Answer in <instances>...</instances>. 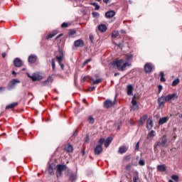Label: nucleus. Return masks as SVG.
<instances>
[{
	"instance_id": "f257e3e1",
	"label": "nucleus",
	"mask_w": 182,
	"mask_h": 182,
	"mask_svg": "<svg viewBox=\"0 0 182 182\" xmlns=\"http://www.w3.org/2000/svg\"><path fill=\"white\" fill-rule=\"evenodd\" d=\"M114 66H117V70L119 72H124V70H127V68H130L132 64L129 62H125L123 59L117 60L112 63Z\"/></svg>"
},
{
	"instance_id": "f03ea898",
	"label": "nucleus",
	"mask_w": 182,
	"mask_h": 182,
	"mask_svg": "<svg viewBox=\"0 0 182 182\" xmlns=\"http://www.w3.org/2000/svg\"><path fill=\"white\" fill-rule=\"evenodd\" d=\"M64 174L66 177H68V182H73L76 180V173L70 169H67Z\"/></svg>"
},
{
	"instance_id": "7ed1b4c3",
	"label": "nucleus",
	"mask_w": 182,
	"mask_h": 182,
	"mask_svg": "<svg viewBox=\"0 0 182 182\" xmlns=\"http://www.w3.org/2000/svg\"><path fill=\"white\" fill-rule=\"evenodd\" d=\"M158 103H159V109H163L164 107V105L166 103H168V99L167 98V95L164 96L162 95L161 97L158 98Z\"/></svg>"
},
{
	"instance_id": "20e7f679",
	"label": "nucleus",
	"mask_w": 182,
	"mask_h": 182,
	"mask_svg": "<svg viewBox=\"0 0 182 182\" xmlns=\"http://www.w3.org/2000/svg\"><path fill=\"white\" fill-rule=\"evenodd\" d=\"M114 105H116V97L114 98V101L107 100L104 102V107H105V109H109V107L114 106Z\"/></svg>"
},
{
	"instance_id": "39448f33",
	"label": "nucleus",
	"mask_w": 182,
	"mask_h": 182,
	"mask_svg": "<svg viewBox=\"0 0 182 182\" xmlns=\"http://www.w3.org/2000/svg\"><path fill=\"white\" fill-rule=\"evenodd\" d=\"M16 83H21V81H19L18 79L11 80L7 85L8 90H12V89L15 87V85H16Z\"/></svg>"
},
{
	"instance_id": "423d86ee",
	"label": "nucleus",
	"mask_w": 182,
	"mask_h": 182,
	"mask_svg": "<svg viewBox=\"0 0 182 182\" xmlns=\"http://www.w3.org/2000/svg\"><path fill=\"white\" fill-rule=\"evenodd\" d=\"M166 143H167V139H166L165 136H163L159 139V141L157 142L156 145L154 146V149L156 147H164L166 146Z\"/></svg>"
},
{
	"instance_id": "0eeeda50",
	"label": "nucleus",
	"mask_w": 182,
	"mask_h": 182,
	"mask_svg": "<svg viewBox=\"0 0 182 182\" xmlns=\"http://www.w3.org/2000/svg\"><path fill=\"white\" fill-rule=\"evenodd\" d=\"M26 75L33 80V82H36V80H41L42 79V76L37 73H33L32 75H31L27 73Z\"/></svg>"
},
{
	"instance_id": "6e6552de",
	"label": "nucleus",
	"mask_w": 182,
	"mask_h": 182,
	"mask_svg": "<svg viewBox=\"0 0 182 182\" xmlns=\"http://www.w3.org/2000/svg\"><path fill=\"white\" fill-rule=\"evenodd\" d=\"M56 169V165L54 163H52L48 166V174L50 176H55V170Z\"/></svg>"
},
{
	"instance_id": "1a4fd4ad",
	"label": "nucleus",
	"mask_w": 182,
	"mask_h": 182,
	"mask_svg": "<svg viewBox=\"0 0 182 182\" xmlns=\"http://www.w3.org/2000/svg\"><path fill=\"white\" fill-rule=\"evenodd\" d=\"M168 98V102H171V100H177L178 99V95L177 93L168 94L166 95Z\"/></svg>"
},
{
	"instance_id": "9d476101",
	"label": "nucleus",
	"mask_w": 182,
	"mask_h": 182,
	"mask_svg": "<svg viewBox=\"0 0 182 182\" xmlns=\"http://www.w3.org/2000/svg\"><path fill=\"white\" fill-rule=\"evenodd\" d=\"M102 151H103V147L102 145H97L94 149L95 156H99V154H102Z\"/></svg>"
},
{
	"instance_id": "9b49d317",
	"label": "nucleus",
	"mask_w": 182,
	"mask_h": 182,
	"mask_svg": "<svg viewBox=\"0 0 182 182\" xmlns=\"http://www.w3.org/2000/svg\"><path fill=\"white\" fill-rule=\"evenodd\" d=\"M144 70L146 73H151V70H153V64L148 63L144 65Z\"/></svg>"
},
{
	"instance_id": "f8f14e48",
	"label": "nucleus",
	"mask_w": 182,
	"mask_h": 182,
	"mask_svg": "<svg viewBox=\"0 0 182 182\" xmlns=\"http://www.w3.org/2000/svg\"><path fill=\"white\" fill-rule=\"evenodd\" d=\"M132 110H139V105H137V101H136V96H134L132 100Z\"/></svg>"
},
{
	"instance_id": "ddd939ff",
	"label": "nucleus",
	"mask_w": 182,
	"mask_h": 182,
	"mask_svg": "<svg viewBox=\"0 0 182 182\" xmlns=\"http://www.w3.org/2000/svg\"><path fill=\"white\" fill-rule=\"evenodd\" d=\"M56 59H57L62 70H65V65H63V63H62V60H63V59H65V56L63 55H62L61 56H57Z\"/></svg>"
},
{
	"instance_id": "4468645a",
	"label": "nucleus",
	"mask_w": 182,
	"mask_h": 182,
	"mask_svg": "<svg viewBox=\"0 0 182 182\" xmlns=\"http://www.w3.org/2000/svg\"><path fill=\"white\" fill-rule=\"evenodd\" d=\"M74 46L75 48H83L85 46V42H83V40L78 39L74 42Z\"/></svg>"
},
{
	"instance_id": "2eb2a0df",
	"label": "nucleus",
	"mask_w": 182,
	"mask_h": 182,
	"mask_svg": "<svg viewBox=\"0 0 182 182\" xmlns=\"http://www.w3.org/2000/svg\"><path fill=\"white\" fill-rule=\"evenodd\" d=\"M146 128L149 129V130H151V129H153V118L151 117L147 119Z\"/></svg>"
},
{
	"instance_id": "dca6fc26",
	"label": "nucleus",
	"mask_w": 182,
	"mask_h": 182,
	"mask_svg": "<svg viewBox=\"0 0 182 182\" xmlns=\"http://www.w3.org/2000/svg\"><path fill=\"white\" fill-rule=\"evenodd\" d=\"M157 171H159L160 173H164L166 171L167 166H166V164H161L158 165L157 167Z\"/></svg>"
},
{
	"instance_id": "f3484780",
	"label": "nucleus",
	"mask_w": 182,
	"mask_h": 182,
	"mask_svg": "<svg viewBox=\"0 0 182 182\" xmlns=\"http://www.w3.org/2000/svg\"><path fill=\"white\" fill-rule=\"evenodd\" d=\"M114 15H116V12H114V11H113V10L107 11L105 13V17H107V19H109L110 18H113V16H114Z\"/></svg>"
},
{
	"instance_id": "a211bd4d",
	"label": "nucleus",
	"mask_w": 182,
	"mask_h": 182,
	"mask_svg": "<svg viewBox=\"0 0 182 182\" xmlns=\"http://www.w3.org/2000/svg\"><path fill=\"white\" fill-rule=\"evenodd\" d=\"M14 63L16 68H21L22 66V60L18 58L14 59Z\"/></svg>"
},
{
	"instance_id": "6ab92c4d",
	"label": "nucleus",
	"mask_w": 182,
	"mask_h": 182,
	"mask_svg": "<svg viewBox=\"0 0 182 182\" xmlns=\"http://www.w3.org/2000/svg\"><path fill=\"white\" fill-rule=\"evenodd\" d=\"M146 120H147V114H144L140 118L139 122V126H143L144 123H146Z\"/></svg>"
},
{
	"instance_id": "aec40b11",
	"label": "nucleus",
	"mask_w": 182,
	"mask_h": 182,
	"mask_svg": "<svg viewBox=\"0 0 182 182\" xmlns=\"http://www.w3.org/2000/svg\"><path fill=\"white\" fill-rule=\"evenodd\" d=\"M56 168H57V170H58L59 171H61V172L65 171H65H66V170H68V166H66V165L58 164V165H57Z\"/></svg>"
},
{
	"instance_id": "412c9836",
	"label": "nucleus",
	"mask_w": 182,
	"mask_h": 182,
	"mask_svg": "<svg viewBox=\"0 0 182 182\" xmlns=\"http://www.w3.org/2000/svg\"><path fill=\"white\" fill-rule=\"evenodd\" d=\"M98 31H100V32H106V31H107V26L105 24H100L98 26Z\"/></svg>"
},
{
	"instance_id": "4be33fe9",
	"label": "nucleus",
	"mask_w": 182,
	"mask_h": 182,
	"mask_svg": "<svg viewBox=\"0 0 182 182\" xmlns=\"http://www.w3.org/2000/svg\"><path fill=\"white\" fill-rule=\"evenodd\" d=\"M133 85H129L127 87V95L128 96H133Z\"/></svg>"
},
{
	"instance_id": "5701e85b",
	"label": "nucleus",
	"mask_w": 182,
	"mask_h": 182,
	"mask_svg": "<svg viewBox=\"0 0 182 182\" xmlns=\"http://www.w3.org/2000/svg\"><path fill=\"white\" fill-rule=\"evenodd\" d=\"M77 36V33L75 30H70L68 34V38H75Z\"/></svg>"
},
{
	"instance_id": "b1692460",
	"label": "nucleus",
	"mask_w": 182,
	"mask_h": 182,
	"mask_svg": "<svg viewBox=\"0 0 182 182\" xmlns=\"http://www.w3.org/2000/svg\"><path fill=\"white\" fill-rule=\"evenodd\" d=\"M36 55H31L28 57V60L29 63H35L36 62Z\"/></svg>"
},
{
	"instance_id": "393cba45",
	"label": "nucleus",
	"mask_w": 182,
	"mask_h": 182,
	"mask_svg": "<svg viewBox=\"0 0 182 182\" xmlns=\"http://www.w3.org/2000/svg\"><path fill=\"white\" fill-rule=\"evenodd\" d=\"M168 122V117H164L159 120V124H164Z\"/></svg>"
},
{
	"instance_id": "a878e982",
	"label": "nucleus",
	"mask_w": 182,
	"mask_h": 182,
	"mask_svg": "<svg viewBox=\"0 0 182 182\" xmlns=\"http://www.w3.org/2000/svg\"><path fill=\"white\" fill-rule=\"evenodd\" d=\"M53 82L52 76H49L46 81L43 82V86H47V85H50Z\"/></svg>"
},
{
	"instance_id": "bb28decb",
	"label": "nucleus",
	"mask_w": 182,
	"mask_h": 182,
	"mask_svg": "<svg viewBox=\"0 0 182 182\" xmlns=\"http://www.w3.org/2000/svg\"><path fill=\"white\" fill-rule=\"evenodd\" d=\"M113 140V138L108 137L106 141H105V147L107 148L109 146H110V144L112 143V141Z\"/></svg>"
},
{
	"instance_id": "cd10ccee",
	"label": "nucleus",
	"mask_w": 182,
	"mask_h": 182,
	"mask_svg": "<svg viewBox=\"0 0 182 182\" xmlns=\"http://www.w3.org/2000/svg\"><path fill=\"white\" fill-rule=\"evenodd\" d=\"M65 151H68V153H72L73 151V146L70 144H68L65 147Z\"/></svg>"
},
{
	"instance_id": "c85d7f7f",
	"label": "nucleus",
	"mask_w": 182,
	"mask_h": 182,
	"mask_svg": "<svg viewBox=\"0 0 182 182\" xmlns=\"http://www.w3.org/2000/svg\"><path fill=\"white\" fill-rule=\"evenodd\" d=\"M127 150H128L127 146H121V147H119L118 152L120 154H123L124 153H126V151H127Z\"/></svg>"
},
{
	"instance_id": "c756f323",
	"label": "nucleus",
	"mask_w": 182,
	"mask_h": 182,
	"mask_svg": "<svg viewBox=\"0 0 182 182\" xmlns=\"http://www.w3.org/2000/svg\"><path fill=\"white\" fill-rule=\"evenodd\" d=\"M18 105V102H14L12 104H10L6 107V109L8 110V109H14V107H16Z\"/></svg>"
},
{
	"instance_id": "7c9ffc66",
	"label": "nucleus",
	"mask_w": 182,
	"mask_h": 182,
	"mask_svg": "<svg viewBox=\"0 0 182 182\" xmlns=\"http://www.w3.org/2000/svg\"><path fill=\"white\" fill-rule=\"evenodd\" d=\"M58 35V31H54L53 33L49 34L47 37L46 39H52L54 36H56Z\"/></svg>"
},
{
	"instance_id": "2f4dec72",
	"label": "nucleus",
	"mask_w": 182,
	"mask_h": 182,
	"mask_svg": "<svg viewBox=\"0 0 182 182\" xmlns=\"http://www.w3.org/2000/svg\"><path fill=\"white\" fill-rule=\"evenodd\" d=\"M156 136V132L154 130H151L150 133L148 134V139H153V137Z\"/></svg>"
},
{
	"instance_id": "473e14b6",
	"label": "nucleus",
	"mask_w": 182,
	"mask_h": 182,
	"mask_svg": "<svg viewBox=\"0 0 182 182\" xmlns=\"http://www.w3.org/2000/svg\"><path fill=\"white\" fill-rule=\"evenodd\" d=\"M178 83H180V79L176 78V80H174L172 82V86H177V85H178Z\"/></svg>"
},
{
	"instance_id": "72a5a7b5",
	"label": "nucleus",
	"mask_w": 182,
	"mask_h": 182,
	"mask_svg": "<svg viewBox=\"0 0 182 182\" xmlns=\"http://www.w3.org/2000/svg\"><path fill=\"white\" fill-rule=\"evenodd\" d=\"M51 66L53 72H55L56 70H55V59L53 58L51 60Z\"/></svg>"
},
{
	"instance_id": "f704fd0d",
	"label": "nucleus",
	"mask_w": 182,
	"mask_h": 182,
	"mask_svg": "<svg viewBox=\"0 0 182 182\" xmlns=\"http://www.w3.org/2000/svg\"><path fill=\"white\" fill-rule=\"evenodd\" d=\"M118 36H119V31H112V38H117Z\"/></svg>"
},
{
	"instance_id": "c9c22d12",
	"label": "nucleus",
	"mask_w": 182,
	"mask_h": 182,
	"mask_svg": "<svg viewBox=\"0 0 182 182\" xmlns=\"http://www.w3.org/2000/svg\"><path fill=\"white\" fill-rule=\"evenodd\" d=\"M55 174H56L57 178H59L62 177V171H58V169L55 172Z\"/></svg>"
},
{
	"instance_id": "e433bc0d",
	"label": "nucleus",
	"mask_w": 182,
	"mask_h": 182,
	"mask_svg": "<svg viewBox=\"0 0 182 182\" xmlns=\"http://www.w3.org/2000/svg\"><path fill=\"white\" fill-rule=\"evenodd\" d=\"M132 59H133V55L132 54H128L127 55V58L126 60H127V62H129V60H132Z\"/></svg>"
},
{
	"instance_id": "4c0bfd02",
	"label": "nucleus",
	"mask_w": 182,
	"mask_h": 182,
	"mask_svg": "<svg viewBox=\"0 0 182 182\" xmlns=\"http://www.w3.org/2000/svg\"><path fill=\"white\" fill-rule=\"evenodd\" d=\"M87 120L91 124H93V123H95V119L92 117H89Z\"/></svg>"
},
{
	"instance_id": "58836bf2",
	"label": "nucleus",
	"mask_w": 182,
	"mask_h": 182,
	"mask_svg": "<svg viewBox=\"0 0 182 182\" xmlns=\"http://www.w3.org/2000/svg\"><path fill=\"white\" fill-rule=\"evenodd\" d=\"M100 82H102V79H97L92 82V85H97L98 83H100Z\"/></svg>"
},
{
	"instance_id": "ea45409f",
	"label": "nucleus",
	"mask_w": 182,
	"mask_h": 182,
	"mask_svg": "<svg viewBox=\"0 0 182 182\" xmlns=\"http://www.w3.org/2000/svg\"><path fill=\"white\" fill-rule=\"evenodd\" d=\"M172 180H174V181H178V176L177 175L172 176Z\"/></svg>"
},
{
	"instance_id": "a19ab883",
	"label": "nucleus",
	"mask_w": 182,
	"mask_h": 182,
	"mask_svg": "<svg viewBox=\"0 0 182 182\" xmlns=\"http://www.w3.org/2000/svg\"><path fill=\"white\" fill-rule=\"evenodd\" d=\"M103 143H105V139L103 138H101L100 140H99V145L98 146H102V144H103Z\"/></svg>"
},
{
	"instance_id": "79ce46f5",
	"label": "nucleus",
	"mask_w": 182,
	"mask_h": 182,
	"mask_svg": "<svg viewBox=\"0 0 182 182\" xmlns=\"http://www.w3.org/2000/svg\"><path fill=\"white\" fill-rule=\"evenodd\" d=\"M140 146V142H137L135 146V151H139V147Z\"/></svg>"
},
{
	"instance_id": "37998d69",
	"label": "nucleus",
	"mask_w": 182,
	"mask_h": 182,
	"mask_svg": "<svg viewBox=\"0 0 182 182\" xmlns=\"http://www.w3.org/2000/svg\"><path fill=\"white\" fill-rule=\"evenodd\" d=\"M139 166H144L146 164V162L144 160H140L139 162Z\"/></svg>"
},
{
	"instance_id": "c03bdc74",
	"label": "nucleus",
	"mask_w": 182,
	"mask_h": 182,
	"mask_svg": "<svg viewBox=\"0 0 182 182\" xmlns=\"http://www.w3.org/2000/svg\"><path fill=\"white\" fill-rule=\"evenodd\" d=\"M92 16H93L94 18H97V17H99V13H97V12H92Z\"/></svg>"
},
{
	"instance_id": "a18cd8bd",
	"label": "nucleus",
	"mask_w": 182,
	"mask_h": 182,
	"mask_svg": "<svg viewBox=\"0 0 182 182\" xmlns=\"http://www.w3.org/2000/svg\"><path fill=\"white\" fill-rule=\"evenodd\" d=\"M158 89H159V93H161V90H163V85H159L158 86Z\"/></svg>"
},
{
	"instance_id": "49530a36",
	"label": "nucleus",
	"mask_w": 182,
	"mask_h": 182,
	"mask_svg": "<svg viewBox=\"0 0 182 182\" xmlns=\"http://www.w3.org/2000/svg\"><path fill=\"white\" fill-rule=\"evenodd\" d=\"M139 181V176H135L133 177V182H137Z\"/></svg>"
},
{
	"instance_id": "de8ad7c7",
	"label": "nucleus",
	"mask_w": 182,
	"mask_h": 182,
	"mask_svg": "<svg viewBox=\"0 0 182 182\" xmlns=\"http://www.w3.org/2000/svg\"><path fill=\"white\" fill-rule=\"evenodd\" d=\"M69 26V24H68L67 23H63L61 25L62 28H68Z\"/></svg>"
},
{
	"instance_id": "09e8293b",
	"label": "nucleus",
	"mask_w": 182,
	"mask_h": 182,
	"mask_svg": "<svg viewBox=\"0 0 182 182\" xmlns=\"http://www.w3.org/2000/svg\"><path fill=\"white\" fill-rule=\"evenodd\" d=\"M95 11H99V9H100V6H99L98 4L95 5Z\"/></svg>"
},
{
	"instance_id": "8fccbe9b",
	"label": "nucleus",
	"mask_w": 182,
	"mask_h": 182,
	"mask_svg": "<svg viewBox=\"0 0 182 182\" xmlns=\"http://www.w3.org/2000/svg\"><path fill=\"white\" fill-rule=\"evenodd\" d=\"M5 87H0V93L4 92L5 90Z\"/></svg>"
},
{
	"instance_id": "3c124183",
	"label": "nucleus",
	"mask_w": 182,
	"mask_h": 182,
	"mask_svg": "<svg viewBox=\"0 0 182 182\" xmlns=\"http://www.w3.org/2000/svg\"><path fill=\"white\" fill-rule=\"evenodd\" d=\"M90 60H92V59H88L86 61L84 62V65H87L88 62H90Z\"/></svg>"
},
{
	"instance_id": "603ef678",
	"label": "nucleus",
	"mask_w": 182,
	"mask_h": 182,
	"mask_svg": "<svg viewBox=\"0 0 182 182\" xmlns=\"http://www.w3.org/2000/svg\"><path fill=\"white\" fill-rule=\"evenodd\" d=\"M94 89H95V87H90L89 88V92L93 91Z\"/></svg>"
},
{
	"instance_id": "864d4df0",
	"label": "nucleus",
	"mask_w": 182,
	"mask_h": 182,
	"mask_svg": "<svg viewBox=\"0 0 182 182\" xmlns=\"http://www.w3.org/2000/svg\"><path fill=\"white\" fill-rule=\"evenodd\" d=\"M161 77H164V73L162 71L160 73Z\"/></svg>"
},
{
	"instance_id": "5fc2aeb1",
	"label": "nucleus",
	"mask_w": 182,
	"mask_h": 182,
	"mask_svg": "<svg viewBox=\"0 0 182 182\" xmlns=\"http://www.w3.org/2000/svg\"><path fill=\"white\" fill-rule=\"evenodd\" d=\"M166 81V78H164V77H161V82H165Z\"/></svg>"
},
{
	"instance_id": "6e6d98bb",
	"label": "nucleus",
	"mask_w": 182,
	"mask_h": 182,
	"mask_svg": "<svg viewBox=\"0 0 182 182\" xmlns=\"http://www.w3.org/2000/svg\"><path fill=\"white\" fill-rule=\"evenodd\" d=\"M6 53H2V58H6Z\"/></svg>"
},
{
	"instance_id": "4d7b16f0",
	"label": "nucleus",
	"mask_w": 182,
	"mask_h": 182,
	"mask_svg": "<svg viewBox=\"0 0 182 182\" xmlns=\"http://www.w3.org/2000/svg\"><path fill=\"white\" fill-rule=\"evenodd\" d=\"M63 34H60V35H58L56 38H55V39H59V38H60V36H62Z\"/></svg>"
},
{
	"instance_id": "13d9d810",
	"label": "nucleus",
	"mask_w": 182,
	"mask_h": 182,
	"mask_svg": "<svg viewBox=\"0 0 182 182\" xmlns=\"http://www.w3.org/2000/svg\"><path fill=\"white\" fill-rule=\"evenodd\" d=\"M109 0H103V2H105V4H108Z\"/></svg>"
},
{
	"instance_id": "bf43d9fd",
	"label": "nucleus",
	"mask_w": 182,
	"mask_h": 182,
	"mask_svg": "<svg viewBox=\"0 0 182 182\" xmlns=\"http://www.w3.org/2000/svg\"><path fill=\"white\" fill-rule=\"evenodd\" d=\"M73 136L74 137H76V136H77V132H74Z\"/></svg>"
},
{
	"instance_id": "052dcab7",
	"label": "nucleus",
	"mask_w": 182,
	"mask_h": 182,
	"mask_svg": "<svg viewBox=\"0 0 182 182\" xmlns=\"http://www.w3.org/2000/svg\"><path fill=\"white\" fill-rule=\"evenodd\" d=\"M86 79H87L86 77H83V78H82V82H86Z\"/></svg>"
},
{
	"instance_id": "680f3d73",
	"label": "nucleus",
	"mask_w": 182,
	"mask_h": 182,
	"mask_svg": "<svg viewBox=\"0 0 182 182\" xmlns=\"http://www.w3.org/2000/svg\"><path fill=\"white\" fill-rule=\"evenodd\" d=\"M120 75V73H114V76H119Z\"/></svg>"
},
{
	"instance_id": "e2e57ef3",
	"label": "nucleus",
	"mask_w": 182,
	"mask_h": 182,
	"mask_svg": "<svg viewBox=\"0 0 182 182\" xmlns=\"http://www.w3.org/2000/svg\"><path fill=\"white\" fill-rule=\"evenodd\" d=\"M97 4L96 3H92L91 5H92L93 6H95Z\"/></svg>"
},
{
	"instance_id": "0e129e2a",
	"label": "nucleus",
	"mask_w": 182,
	"mask_h": 182,
	"mask_svg": "<svg viewBox=\"0 0 182 182\" xmlns=\"http://www.w3.org/2000/svg\"><path fill=\"white\" fill-rule=\"evenodd\" d=\"M12 75H14V76H15V75H16V73L15 71H13Z\"/></svg>"
},
{
	"instance_id": "69168bd1",
	"label": "nucleus",
	"mask_w": 182,
	"mask_h": 182,
	"mask_svg": "<svg viewBox=\"0 0 182 182\" xmlns=\"http://www.w3.org/2000/svg\"><path fill=\"white\" fill-rule=\"evenodd\" d=\"M122 33H126V32L123 30H122Z\"/></svg>"
},
{
	"instance_id": "338daca9",
	"label": "nucleus",
	"mask_w": 182,
	"mask_h": 182,
	"mask_svg": "<svg viewBox=\"0 0 182 182\" xmlns=\"http://www.w3.org/2000/svg\"><path fill=\"white\" fill-rule=\"evenodd\" d=\"M90 80H93V78L91 77H90Z\"/></svg>"
},
{
	"instance_id": "774afa93",
	"label": "nucleus",
	"mask_w": 182,
	"mask_h": 182,
	"mask_svg": "<svg viewBox=\"0 0 182 182\" xmlns=\"http://www.w3.org/2000/svg\"><path fill=\"white\" fill-rule=\"evenodd\" d=\"M168 182H173V181L172 180H169Z\"/></svg>"
}]
</instances>
